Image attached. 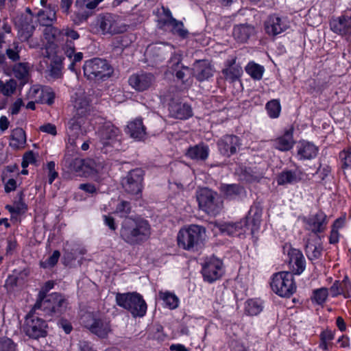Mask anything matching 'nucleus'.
Instances as JSON below:
<instances>
[{
  "mask_svg": "<svg viewBox=\"0 0 351 351\" xmlns=\"http://www.w3.org/2000/svg\"><path fill=\"white\" fill-rule=\"evenodd\" d=\"M82 58H83V53L82 52H78L76 53H74L72 58H70L71 60V62L69 66V69L72 71L76 72V69H75L76 64L77 62H80L82 60Z\"/></svg>",
  "mask_w": 351,
  "mask_h": 351,
  "instance_id": "nucleus-63",
  "label": "nucleus"
},
{
  "mask_svg": "<svg viewBox=\"0 0 351 351\" xmlns=\"http://www.w3.org/2000/svg\"><path fill=\"white\" fill-rule=\"evenodd\" d=\"M131 205L128 201L123 200L117 204L116 207V213L121 217H127V216L131 213Z\"/></svg>",
  "mask_w": 351,
  "mask_h": 351,
  "instance_id": "nucleus-51",
  "label": "nucleus"
},
{
  "mask_svg": "<svg viewBox=\"0 0 351 351\" xmlns=\"http://www.w3.org/2000/svg\"><path fill=\"white\" fill-rule=\"evenodd\" d=\"M167 29L182 39L186 38L189 34V31L184 28V23L176 19H172L171 22L167 24Z\"/></svg>",
  "mask_w": 351,
  "mask_h": 351,
  "instance_id": "nucleus-33",
  "label": "nucleus"
},
{
  "mask_svg": "<svg viewBox=\"0 0 351 351\" xmlns=\"http://www.w3.org/2000/svg\"><path fill=\"white\" fill-rule=\"evenodd\" d=\"M240 178L242 181L247 182H252L258 181L263 177L264 173L263 171H256L250 167H241Z\"/></svg>",
  "mask_w": 351,
  "mask_h": 351,
  "instance_id": "nucleus-34",
  "label": "nucleus"
},
{
  "mask_svg": "<svg viewBox=\"0 0 351 351\" xmlns=\"http://www.w3.org/2000/svg\"><path fill=\"white\" fill-rule=\"evenodd\" d=\"M64 44L62 46V49L69 58H71L75 51V47L73 40L64 38Z\"/></svg>",
  "mask_w": 351,
  "mask_h": 351,
  "instance_id": "nucleus-57",
  "label": "nucleus"
},
{
  "mask_svg": "<svg viewBox=\"0 0 351 351\" xmlns=\"http://www.w3.org/2000/svg\"><path fill=\"white\" fill-rule=\"evenodd\" d=\"M170 60L168 62V66L172 70L173 73L175 71L180 69V64L182 61V56L178 53H176L173 51V53L171 55Z\"/></svg>",
  "mask_w": 351,
  "mask_h": 351,
  "instance_id": "nucleus-58",
  "label": "nucleus"
},
{
  "mask_svg": "<svg viewBox=\"0 0 351 351\" xmlns=\"http://www.w3.org/2000/svg\"><path fill=\"white\" fill-rule=\"evenodd\" d=\"M13 73L14 77L21 80L23 84H25L29 75L28 64L24 62L16 64L13 67Z\"/></svg>",
  "mask_w": 351,
  "mask_h": 351,
  "instance_id": "nucleus-41",
  "label": "nucleus"
},
{
  "mask_svg": "<svg viewBox=\"0 0 351 351\" xmlns=\"http://www.w3.org/2000/svg\"><path fill=\"white\" fill-rule=\"evenodd\" d=\"M328 292L325 287L317 289L313 291L311 300L317 304H322L326 300Z\"/></svg>",
  "mask_w": 351,
  "mask_h": 351,
  "instance_id": "nucleus-47",
  "label": "nucleus"
},
{
  "mask_svg": "<svg viewBox=\"0 0 351 351\" xmlns=\"http://www.w3.org/2000/svg\"><path fill=\"white\" fill-rule=\"evenodd\" d=\"M64 38L76 40L80 38V34L75 30L67 27L62 29L61 40H64Z\"/></svg>",
  "mask_w": 351,
  "mask_h": 351,
  "instance_id": "nucleus-60",
  "label": "nucleus"
},
{
  "mask_svg": "<svg viewBox=\"0 0 351 351\" xmlns=\"http://www.w3.org/2000/svg\"><path fill=\"white\" fill-rule=\"evenodd\" d=\"M311 233L305 240V253L307 257L313 261L319 258L322 255V246L319 237L313 238Z\"/></svg>",
  "mask_w": 351,
  "mask_h": 351,
  "instance_id": "nucleus-19",
  "label": "nucleus"
},
{
  "mask_svg": "<svg viewBox=\"0 0 351 351\" xmlns=\"http://www.w3.org/2000/svg\"><path fill=\"white\" fill-rule=\"evenodd\" d=\"M261 215L262 210L258 206H252L251 207L246 219L243 221H245L247 223L249 221L252 223V230H257L261 223Z\"/></svg>",
  "mask_w": 351,
  "mask_h": 351,
  "instance_id": "nucleus-38",
  "label": "nucleus"
},
{
  "mask_svg": "<svg viewBox=\"0 0 351 351\" xmlns=\"http://www.w3.org/2000/svg\"><path fill=\"white\" fill-rule=\"evenodd\" d=\"M46 169L47 171L48 182L49 184H51L58 177V172L56 169L55 162L50 161L47 162Z\"/></svg>",
  "mask_w": 351,
  "mask_h": 351,
  "instance_id": "nucleus-52",
  "label": "nucleus"
},
{
  "mask_svg": "<svg viewBox=\"0 0 351 351\" xmlns=\"http://www.w3.org/2000/svg\"><path fill=\"white\" fill-rule=\"evenodd\" d=\"M226 80L234 82L239 79L243 73V70L241 66L236 64V60H232L228 62V66L222 70Z\"/></svg>",
  "mask_w": 351,
  "mask_h": 351,
  "instance_id": "nucleus-31",
  "label": "nucleus"
},
{
  "mask_svg": "<svg viewBox=\"0 0 351 351\" xmlns=\"http://www.w3.org/2000/svg\"><path fill=\"white\" fill-rule=\"evenodd\" d=\"M197 199L199 208L210 215H216L222 209L223 204L217 194L208 188L197 192Z\"/></svg>",
  "mask_w": 351,
  "mask_h": 351,
  "instance_id": "nucleus-10",
  "label": "nucleus"
},
{
  "mask_svg": "<svg viewBox=\"0 0 351 351\" xmlns=\"http://www.w3.org/2000/svg\"><path fill=\"white\" fill-rule=\"evenodd\" d=\"M154 82V76L152 73H141L132 75L130 77V85L138 91H144L148 89Z\"/></svg>",
  "mask_w": 351,
  "mask_h": 351,
  "instance_id": "nucleus-18",
  "label": "nucleus"
},
{
  "mask_svg": "<svg viewBox=\"0 0 351 351\" xmlns=\"http://www.w3.org/2000/svg\"><path fill=\"white\" fill-rule=\"evenodd\" d=\"M254 32L253 26L247 24H240L234 27L232 34L237 42L244 43L254 34Z\"/></svg>",
  "mask_w": 351,
  "mask_h": 351,
  "instance_id": "nucleus-27",
  "label": "nucleus"
},
{
  "mask_svg": "<svg viewBox=\"0 0 351 351\" xmlns=\"http://www.w3.org/2000/svg\"><path fill=\"white\" fill-rule=\"evenodd\" d=\"M350 288V283L347 277L341 282L335 281L330 287V291L332 296H337L340 294H345Z\"/></svg>",
  "mask_w": 351,
  "mask_h": 351,
  "instance_id": "nucleus-42",
  "label": "nucleus"
},
{
  "mask_svg": "<svg viewBox=\"0 0 351 351\" xmlns=\"http://www.w3.org/2000/svg\"><path fill=\"white\" fill-rule=\"evenodd\" d=\"M16 347L12 339L6 337L0 339V351H16Z\"/></svg>",
  "mask_w": 351,
  "mask_h": 351,
  "instance_id": "nucleus-56",
  "label": "nucleus"
},
{
  "mask_svg": "<svg viewBox=\"0 0 351 351\" xmlns=\"http://www.w3.org/2000/svg\"><path fill=\"white\" fill-rule=\"evenodd\" d=\"M35 26L32 23V19L25 17L21 25V30L22 32L23 36L26 39L29 38L32 35Z\"/></svg>",
  "mask_w": 351,
  "mask_h": 351,
  "instance_id": "nucleus-46",
  "label": "nucleus"
},
{
  "mask_svg": "<svg viewBox=\"0 0 351 351\" xmlns=\"http://www.w3.org/2000/svg\"><path fill=\"white\" fill-rule=\"evenodd\" d=\"M318 152V147L310 142H302L298 154H315Z\"/></svg>",
  "mask_w": 351,
  "mask_h": 351,
  "instance_id": "nucleus-59",
  "label": "nucleus"
},
{
  "mask_svg": "<svg viewBox=\"0 0 351 351\" xmlns=\"http://www.w3.org/2000/svg\"><path fill=\"white\" fill-rule=\"evenodd\" d=\"M181 69H177L174 71L176 77L183 83L187 81L188 77L191 75V71L188 66H180Z\"/></svg>",
  "mask_w": 351,
  "mask_h": 351,
  "instance_id": "nucleus-54",
  "label": "nucleus"
},
{
  "mask_svg": "<svg viewBox=\"0 0 351 351\" xmlns=\"http://www.w3.org/2000/svg\"><path fill=\"white\" fill-rule=\"evenodd\" d=\"M206 239V228L198 225H191L182 228L177 237L180 247L188 251H197L204 245Z\"/></svg>",
  "mask_w": 351,
  "mask_h": 351,
  "instance_id": "nucleus-2",
  "label": "nucleus"
},
{
  "mask_svg": "<svg viewBox=\"0 0 351 351\" xmlns=\"http://www.w3.org/2000/svg\"><path fill=\"white\" fill-rule=\"evenodd\" d=\"M173 46L167 43H160L149 47V52L158 61L166 59L169 56L173 53Z\"/></svg>",
  "mask_w": 351,
  "mask_h": 351,
  "instance_id": "nucleus-23",
  "label": "nucleus"
},
{
  "mask_svg": "<svg viewBox=\"0 0 351 351\" xmlns=\"http://www.w3.org/2000/svg\"><path fill=\"white\" fill-rule=\"evenodd\" d=\"M101 141L106 148L105 152H125L121 143V132L110 123L104 124L100 130Z\"/></svg>",
  "mask_w": 351,
  "mask_h": 351,
  "instance_id": "nucleus-11",
  "label": "nucleus"
},
{
  "mask_svg": "<svg viewBox=\"0 0 351 351\" xmlns=\"http://www.w3.org/2000/svg\"><path fill=\"white\" fill-rule=\"evenodd\" d=\"M266 110L270 117L277 118L280 112V102L276 99H273L266 104Z\"/></svg>",
  "mask_w": 351,
  "mask_h": 351,
  "instance_id": "nucleus-49",
  "label": "nucleus"
},
{
  "mask_svg": "<svg viewBox=\"0 0 351 351\" xmlns=\"http://www.w3.org/2000/svg\"><path fill=\"white\" fill-rule=\"evenodd\" d=\"M45 27L43 34L49 43L61 41L62 29L53 27L52 24Z\"/></svg>",
  "mask_w": 351,
  "mask_h": 351,
  "instance_id": "nucleus-37",
  "label": "nucleus"
},
{
  "mask_svg": "<svg viewBox=\"0 0 351 351\" xmlns=\"http://www.w3.org/2000/svg\"><path fill=\"white\" fill-rule=\"evenodd\" d=\"M43 315L38 309L33 306L25 316L23 330L25 334L32 339L45 337L47 334V324L40 316Z\"/></svg>",
  "mask_w": 351,
  "mask_h": 351,
  "instance_id": "nucleus-5",
  "label": "nucleus"
},
{
  "mask_svg": "<svg viewBox=\"0 0 351 351\" xmlns=\"http://www.w3.org/2000/svg\"><path fill=\"white\" fill-rule=\"evenodd\" d=\"M36 17L40 25L47 26L56 21V12L49 6L46 10H40L36 14Z\"/></svg>",
  "mask_w": 351,
  "mask_h": 351,
  "instance_id": "nucleus-32",
  "label": "nucleus"
},
{
  "mask_svg": "<svg viewBox=\"0 0 351 351\" xmlns=\"http://www.w3.org/2000/svg\"><path fill=\"white\" fill-rule=\"evenodd\" d=\"M331 29L339 34L347 35L351 33V15H343L330 21Z\"/></svg>",
  "mask_w": 351,
  "mask_h": 351,
  "instance_id": "nucleus-21",
  "label": "nucleus"
},
{
  "mask_svg": "<svg viewBox=\"0 0 351 351\" xmlns=\"http://www.w3.org/2000/svg\"><path fill=\"white\" fill-rule=\"evenodd\" d=\"M64 170L75 173L80 176H89L98 173L104 166L99 161L97 162L91 158L82 159L73 158L71 155L66 156L62 161Z\"/></svg>",
  "mask_w": 351,
  "mask_h": 351,
  "instance_id": "nucleus-3",
  "label": "nucleus"
},
{
  "mask_svg": "<svg viewBox=\"0 0 351 351\" xmlns=\"http://www.w3.org/2000/svg\"><path fill=\"white\" fill-rule=\"evenodd\" d=\"M270 285L273 291L280 297L289 298L296 290L293 275L289 271H282L274 274Z\"/></svg>",
  "mask_w": 351,
  "mask_h": 351,
  "instance_id": "nucleus-8",
  "label": "nucleus"
},
{
  "mask_svg": "<svg viewBox=\"0 0 351 351\" xmlns=\"http://www.w3.org/2000/svg\"><path fill=\"white\" fill-rule=\"evenodd\" d=\"M169 110L171 116L176 119H186L193 115L191 106L186 103L171 101L169 104Z\"/></svg>",
  "mask_w": 351,
  "mask_h": 351,
  "instance_id": "nucleus-20",
  "label": "nucleus"
},
{
  "mask_svg": "<svg viewBox=\"0 0 351 351\" xmlns=\"http://www.w3.org/2000/svg\"><path fill=\"white\" fill-rule=\"evenodd\" d=\"M62 59L56 57L50 64L49 75L53 79H58L62 77Z\"/></svg>",
  "mask_w": 351,
  "mask_h": 351,
  "instance_id": "nucleus-43",
  "label": "nucleus"
},
{
  "mask_svg": "<svg viewBox=\"0 0 351 351\" xmlns=\"http://www.w3.org/2000/svg\"><path fill=\"white\" fill-rule=\"evenodd\" d=\"M219 150L222 154L230 152L235 154L240 147L239 138L234 135H226L218 142Z\"/></svg>",
  "mask_w": 351,
  "mask_h": 351,
  "instance_id": "nucleus-22",
  "label": "nucleus"
},
{
  "mask_svg": "<svg viewBox=\"0 0 351 351\" xmlns=\"http://www.w3.org/2000/svg\"><path fill=\"white\" fill-rule=\"evenodd\" d=\"M289 23L285 18L271 15L265 22V29L267 34L275 36L289 28Z\"/></svg>",
  "mask_w": 351,
  "mask_h": 351,
  "instance_id": "nucleus-17",
  "label": "nucleus"
},
{
  "mask_svg": "<svg viewBox=\"0 0 351 351\" xmlns=\"http://www.w3.org/2000/svg\"><path fill=\"white\" fill-rule=\"evenodd\" d=\"M10 145L14 149H19L25 143L26 136L22 128H16L12 131Z\"/></svg>",
  "mask_w": 351,
  "mask_h": 351,
  "instance_id": "nucleus-39",
  "label": "nucleus"
},
{
  "mask_svg": "<svg viewBox=\"0 0 351 351\" xmlns=\"http://www.w3.org/2000/svg\"><path fill=\"white\" fill-rule=\"evenodd\" d=\"M120 237L130 245H140L151 236V226L147 220L138 217L125 218L120 228Z\"/></svg>",
  "mask_w": 351,
  "mask_h": 351,
  "instance_id": "nucleus-1",
  "label": "nucleus"
},
{
  "mask_svg": "<svg viewBox=\"0 0 351 351\" xmlns=\"http://www.w3.org/2000/svg\"><path fill=\"white\" fill-rule=\"evenodd\" d=\"M293 129L292 128L286 130L282 136L274 141L273 145L279 151H289L294 143L293 140Z\"/></svg>",
  "mask_w": 351,
  "mask_h": 351,
  "instance_id": "nucleus-29",
  "label": "nucleus"
},
{
  "mask_svg": "<svg viewBox=\"0 0 351 351\" xmlns=\"http://www.w3.org/2000/svg\"><path fill=\"white\" fill-rule=\"evenodd\" d=\"M245 71L254 80H261L264 73V67L254 62L249 63Z\"/></svg>",
  "mask_w": 351,
  "mask_h": 351,
  "instance_id": "nucleus-44",
  "label": "nucleus"
},
{
  "mask_svg": "<svg viewBox=\"0 0 351 351\" xmlns=\"http://www.w3.org/2000/svg\"><path fill=\"white\" fill-rule=\"evenodd\" d=\"M103 0H76L75 3L80 6L85 5L86 8L92 10L95 8Z\"/></svg>",
  "mask_w": 351,
  "mask_h": 351,
  "instance_id": "nucleus-62",
  "label": "nucleus"
},
{
  "mask_svg": "<svg viewBox=\"0 0 351 351\" xmlns=\"http://www.w3.org/2000/svg\"><path fill=\"white\" fill-rule=\"evenodd\" d=\"M158 295L160 299H161L165 306L171 310L176 309L179 306V299L173 293L169 291H159Z\"/></svg>",
  "mask_w": 351,
  "mask_h": 351,
  "instance_id": "nucleus-36",
  "label": "nucleus"
},
{
  "mask_svg": "<svg viewBox=\"0 0 351 351\" xmlns=\"http://www.w3.org/2000/svg\"><path fill=\"white\" fill-rule=\"evenodd\" d=\"M40 130L53 136H56L57 134L56 125L49 123L41 125L40 127Z\"/></svg>",
  "mask_w": 351,
  "mask_h": 351,
  "instance_id": "nucleus-64",
  "label": "nucleus"
},
{
  "mask_svg": "<svg viewBox=\"0 0 351 351\" xmlns=\"http://www.w3.org/2000/svg\"><path fill=\"white\" fill-rule=\"evenodd\" d=\"M263 309V303L261 300L250 299L245 304V312L247 315L255 316L258 315Z\"/></svg>",
  "mask_w": 351,
  "mask_h": 351,
  "instance_id": "nucleus-40",
  "label": "nucleus"
},
{
  "mask_svg": "<svg viewBox=\"0 0 351 351\" xmlns=\"http://www.w3.org/2000/svg\"><path fill=\"white\" fill-rule=\"evenodd\" d=\"M289 263L292 265L293 271L300 275L305 269V260L302 254L297 250H291L289 252Z\"/></svg>",
  "mask_w": 351,
  "mask_h": 351,
  "instance_id": "nucleus-28",
  "label": "nucleus"
},
{
  "mask_svg": "<svg viewBox=\"0 0 351 351\" xmlns=\"http://www.w3.org/2000/svg\"><path fill=\"white\" fill-rule=\"evenodd\" d=\"M82 142V139L79 138L77 135L69 136L66 145L67 152L77 153L80 150L79 145Z\"/></svg>",
  "mask_w": 351,
  "mask_h": 351,
  "instance_id": "nucleus-50",
  "label": "nucleus"
},
{
  "mask_svg": "<svg viewBox=\"0 0 351 351\" xmlns=\"http://www.w3.org/2000/svg\"><path fill=\"white\" fill-rule=\"evenodd\" d=\"M60 256V252L58 250H55L45 261L41 262L40 265L43 268L52 267L56 265Z\"/></svg>",
  "mask_w": 351,
  "mask_h": 351,
  "instance_id": "nucleus-55",
  "label": "nucleus"
},
{
  "mask_svg": "<svg viewBox=\"0 0 351 351\" xmlns=\"http://www.w3.org/2000/svg\"><path fill=\"white\" fill-rule=\"evenodd\" d=\"M81 324L99 338L107 337L111 332L109 321L91 312H86L82 315Z\"/></svg>",
  "mask_w": 351,
  "mask_h": 351,
  "instance_id": "nucleus-7",
  "label": "nucleus"
},
{
  "mask_svg": "<svg viewBox=\"0 0 351 351\" xmlns=\"http://www.w3.org/2000/svg\"><path fill=\"white\" fill-rule=\"evenodd\" d=\"M219 189L223 197L230 200L238 199L245 193L244 188L236 184H222Z\"/></svg>",
  "mask_w": 351,
  "mask_h": 351,
  "instance_id": "nucleus-25",
  "label": "nucleus"
},
{
  "mask_svg": "<svg viewBox=\"0 0 351 351\" xmlns=\"http://www.w3.org/2000/svg\"><path fill=\"white\" fill-rule=\"evenodd\" d=\"M209 149L207 145L204 143H200L194 146H191L187 149L186 154H208Z\"/></svg>",
  "mask_w": 351,
  "mask_h": 351,
  "instance_id": "nucleus-53",
  "label": "nucleus"
},
{
  "mask_svg": "<svg viewBox=\"0 0 351 351\" xmlns=\"http://www.w3.org/2000/svg\"><path fill=\"white\" fill-rule=\"evenodd\" d=\"M83 69L84 75L90 80H104L112 73V69L107 61L101 58L86 61Z\"/></svg>",
  "mask_w": 351,
  "mask_h": 351,
  "instance_id": "nucleus-9",
  "label": "nucleus"
},
{
  "mask_svg": "<svg viewBox=\"0 0 351 351\" xmlns=\"http://www.w3.org/2000/svg\"><path fill=\"white\" fill-rule=\"evenodd\" d=\"M127 132L132 138L138 141H143L147 136L145 128L141 119H136L129 123L127 126Z\"/></svg>",
  "mask_w": 351,
  "mask_h": 351,
  "instance_id": "nucleus-26",
  "label": "nucleus"
},
{
  "mask_svg": "<svg viewBox=\"0 0 351 351\" xmlns=\"http://www.w3.org/2000/svg\"><path fill=\"white\" fill-rule=\"evenodd\" d=\"M88 111L89 108L86 102H84L83 106H76L75 116L68 122V136L79 134L81 131V126L84 123L83 117L88 114Z\"/></svg>",
  "mask_w": 351,
  "mask_h": 351,
  "instance_id": "nucleus-16",
  "label": "nucleus"
},
{
  "mask_svg": "<svg viewBox=\"0 0 351 351\" xmlns=\"http://www.w3.org/2000/svg\"><path fill=\"white\" fill-rule=\"evenodd\" d=\"M247 226L245 221H241L237 223H226L220 226L221 232L226 234L229 236L239 235L240 230Z\"/></svg>",
  "mask_w": 351,
  "mask_h": 351,
  "instance_id": "nucleus-35",
  "label": "nucleus"
},
{
  "mask_svg": "<svg viewBox=\"0 0 351 351\" xmlns=\"http://www.w3.org/2000/svg\"><path fill=\"white\" fill-rule=\"evenodd\" d=\"M16 85L14 80H10L5 84L0 80V92L5 96H10L15 92Z\"/></svg>",
  "mask_w": 351,
  "mask_h": 351,
  "instance_id": "nucleus-48",
  "label": "nucleus"
},
{
  "mask_svg": "<svg viewBox=\"0 0 351 351\" xmlns=\"http://www.w3.org/2000/svg\"><path fill=\"white\" fill-rule=\"evenodd\" d=\"M117 304L129 312L134 317H143L147 312V304L137 293H117Z\"/></svg>",
  "mask_w": 351,
  "mask_h": 351,
  "instance_id": "nucleus-6",
  "label": "nucleus"
},
{
  "mask_svg": "<svg viewBox=\"0 0 351 351\" xmlns=\"http://www.w3.org/2000/svg\"><path fill=\"white\" fill-rule=\"evenodd\" d=\"M172 19H175L172 16L171 11L168 8H162V14L157 20L158 28L167 31V24L171 22Z\"/></svg>",
  "mask_w": 351,
  "mask_h": 351,
  "instance_id": "nucleus-45",
  "label": "nucleus"
},
{
  "mask_svg": "<svg viewBox=\"0 0 351 351\" xmlns=\"http://www.w3.org/2000/svg\"><path fill=\"white\" fill-rule=\"evenodd\" d=\"M97 25L104 34H121L127 30V27L122 22L121 17L111 13H106L99 16Z\"/></svg>",
  "mask_w": 351,
  "mask_h": 351,
  "instance_id": "nucleus-12",
  "label": "nucleus"
},
{
  "mask_svg": "<svg viewBox=\"0 0 351 351\" xmlns=\"http://www.w3.org/2000/svg\"><path fill=\"white\" fill-rule=\"evenodd\" d=\"M145 173L141 168L132 169L122 178L121 185L124 191L132 195H138L141 193Z\"/></svg>",
  "mask_w": 351,
  "mask_h": 351,
  "instance_id": "nucleus-13",
  "label": "nucleus"
},
{
  "mask_svg": "<svg viewBox=\"0 0 351 351\" xmlns=\"http://www.w3.org/2000/svg\"><path fill=\"white\" fill-rule=\"evenodd\" d=\"M19 199L14 201V204L16 206V214L23 213L27 210V206L23 200V193L20 192L18 194Z\"/></svg>",
  "mask_w": 351,
  "mask_h": 351,
  "instance_id": "nucleus-61",
  "label": "nucleus"
},
{
  "mask_svg": "<svg viewBox=\"0 0 351 351\" xmlns=\"http://www.w3.org/2000/svg\"><path fill=\"white\" fill-rule=\"evenodd\" d=\"M305 224V229L311 232L315 237L324 232L328 224L326 215L322 211H318L314 215L305 217L303 220Z\"/></svg>",
  "mask_w": 351,
  "mask_h": 351,
  "instance_id": "nucleus-15",
  "label": "nucleus"
},
{
  "mask_svg": "<svg viewBox=\"0 0 351 351\" xmlns=\"http://www.w3.org/2000/svg\"><path fill=\"white\" fill-rule=\"evenodd\" d=\"M224 273L222 261L215 257L207 258L202 264V274L204 280L211 283Z\"/></svg>",
  "mask_w": 351,
  "mask_h": 351,
  "instance_id": "nucleus-14",
  "label": "nucleus"
},
{
  "mask_svg": "<svg viewBox=\"0 0 351 351\" xmlns=\"http://www.w3.org/2000/svg\"><path fill=\"white\" fill-rule=\"evenodd\" d=\"M301 180L299 172L296 171L286 170L279 173L276 178L278 185L293 184Z\"/></svg>",
  "mask_w": 351,
  "mask_h": 351,
  "instance_id": "nucleus-30",
  "label": "nucleus"
},
{
  "mask_svg": "<svg viewBox=\"0 0 351 351\" xmlns=\"http://www.w3.org/2000/svg\"><path fill=\"white\" fill-rule=\"evenodd\" d=\"M67 305V300L64 295L58 293H52L42 300H37L34 306L44 316L58 317L66 311Z\"/></svg>",
  "mask_w": 351,
  "mask_h": 351,
  "instance_id": "nucleus-4",
  "label": "nucleus"
},
{
  "mask_svg": "<svg viewBox=\"0 0 351 351\" xmlns=\"http://www.w3.org/2000/svg\"><path fill=\"white\" fill-rule=\"evenodd\" d=\"M193 71L197 80L200 82L208 80L213 75L211 67L206 60L195 61Z\"/></svg>",
  "mask_w": 351,
  "mask_h": 351,
  "instance_id": "nucleus-24",
  "label": "nucleus"
}]
</instances>
